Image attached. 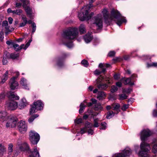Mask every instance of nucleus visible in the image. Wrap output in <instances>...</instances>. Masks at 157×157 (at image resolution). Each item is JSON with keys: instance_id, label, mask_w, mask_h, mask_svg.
<instances>
[{"instance_id": "1", "label": "nucleus", "mask_w": 157, "mask_h": 157, "mask_svg": "<svg viewBox=\"0 0 157 157\" xmlns=\"http://www.w3.org/2000/svg\"><path fill=\"white\" fill-rule=\"evenodd\" d=\"M152 134L151 132L149 129L143 130L140 133V139L142 142L140 144V151L138 153V155L140 157H148V154L151 148L150 144L144 141L147 138L150 136Z\"/></svg>"}, {"instance_id": "2", "label": "nucleus", "mask_w": 157, "mask_h": 157, "mask_svg": "<svg viewBox=\"0 0 157 157\" xmlns=\"http://www.w3.org/2000/svg\"><path fill=\"white\" fill-rule=\"evenodd\" d=\"M78 34L76 28H71L64 31L62 34L63 43L67 47L70 48L73 46L71 40L75 38Z\"/></svg>"}, {"instance_id": "3", "label": "nucleus", "mask_w": 157, "mask_h": 157, "mask_svg": "<svg viewBox=\"0 0 157 157\" xmlns=\"http://www.w3.org/2000/svg\"><path fill=\"white\" fill-rule=\"evenodd\" d=\"M102 13L105 19H109L115 21L117 24L119 26H120L122 23H126L127 22L125 18H120L121 15L117 10H112L111 12V15H109L108 14L107 10L105 9L102 11Z\"/></svg>"}, {"instance_id": "4", "label": "nucleus", "mask_w": 157, "mask_h": 157, "mask_svg": "<svg viewBox=\"0 0 157 157\" xmlns=\"http://www.w3.org/2000/svg\"><path fill=\"white\" fill-rule=\"evenodd\" d=\"M91 6V5H90V6L89 5H87L82 8V14L80 13L78 14V17L80 21H83L85 19L88 20L91 18V15L89 14L88 13L89 9Z\"/></svg>"}, {"instance_id": "5", "label": "nucleus", "mask_w": 157, "mask_h": 157, "mask_svg": "<svg viewBox=\"0 0 157 157\" xmlns=\"http://www.w3.org/2000/svg\"><path fill=\"white\" fill-rule=\"evenodd\" d=\"M92 26L98 30L102 28L103 21L101 15H98L92 19Z\"/></svg>"}, {"instance_id": "6", "label": "nucleus", "mask_w": 157, "mask_h": 157, "mask_svg": "<svg viewBox=\"0 0 157 157\" xmlns=\"http://www.w3.org/2000/svg\"><path fill=\"white\" fill-rule=\"evenodd\" d=\"M17 2L21 1L23 3V6L25 8L28 16L30 19H33V15L32 10L28 6L29 1L28 0H16Z\"/></svg>"}, {"instance_id": "7", "label": "nucleus", "mask_w": 157, "mask_h": 157, "mask_svg": "<svg viewBox=\"0 0 157 157\" xmlns=\"http://www.w3.org/2000/svg\"><path fill=\"white\" fill-rule=\"evenodd\" d=\"M132 151L128 147H126L122 152L116 153L112 157H129L131 154Z\"/></svg>"}, {"instance_id": "8", "label": "nucleus", "mask_w": 157, "mask_h": 157, "mask_svg": "<svg viewBox=\"0 0 157 157\" xmlns=\"http://www.w3.org/2000/svg\"><path fill=\"white\" fill-rule=\"evenodd\" d=\"M24 146H25V148L24 149L22 147H20V149L22 151H23L25 150H29V151L31 154L29 155V157H39L40 155L36 147H35L33 149V151H31L30 150L29 147L28 145L27 144H25L23 145Z\"/></svg>"}, {"instance_id": "9", "label": "nucleus", "mask_w": 157, "mask_h": 157, "mask_svg": "<svg viewBox=\"0 0 157 157\" xmlns=\"http://www.w3.org/2000/svg\"><path fill=\"white\" fill-rule=\"evenodd\" d=\"M29 139L33 144H36L40 140V136L34 131H31L29 133Z\"/></svg>"}, {"instance_id": "10", "label": "nucleus", "mask_w": 157, "mask_h": 157, "mask_svg": "<svg viewBox=\"0 0 157 157\" xmlns=\"http://www.w3.org/2000/svg\"><path fill=\"white\" fill-rule=\"evenodd\" d=\"M17 118L13 116H10L8 117V121L7 122L6 126L8 127H14L17 123Z\"/></svg>"}, {"instance_id": "11", "label": "nucleus", "mask_w": 157, "mask_h": 157, "mask_svg": "<svg viewBox=\"0 0 157 157\" xmlns=\"http://www.w3.org/2000/svg\"><path fill=\"white\" fill-rule=\"evenodd\" d=\"M93 127V124L88 122L86 123L85 127L82 128L80 131V133L82 134H83L87 131L89 134L92 135L93 134L94 131L91 128Z\"/></svg>"}, {"instance_id": "12", "label": "nucleus", "mask_w": 157, "mask_h": 157, "mask_svg": "<svg viewBox=\"0 0 157 157\" xmlns=\"http://www.w3.org/2000/svg\"><path fill=\"white\" fill-rule=\"evenodd\" d=\"M110 65L109 64H102L100 63L99 65V67L100 68V70H96L94 72V74L95 75H99L101 73L104 72L106 69V68L109 67Z\"/></svg>"}, {"instance_id": "13", "label": "nucleus", "mask_w": 157, "mask_h": 157, "mask_svg": "<svg viewBox=\"0 0 157 157\" xmlns=\"http://www.w3.org/2000/svg\"><path fill=\"white\" fill-rule=\"evenodd\" d=\"M32 40L31 39L29 40V41L25 45L22 44L19 46V45L17 44H13V46L16 51H18L21 50L22 49H23L25 50L30 45V43L31 42Z\"/></svg>"}, {"instance_id": "14", "label": "nucleus", "mask_w": 157, "mask_h": 157, "mask_svg": "<svg viewBox=\"0 0 157 157\" xmlns=\"http://www.w3.org/2000/svg\"><path fill=\"white\" fill-rule=\"evenodd\" d=\"M18 127L21 132L24 133L27 130V127L24 121H21L18 123Z\"/></svg>"}, {"instance_id": "15", "label": "nucleus", "mask_w": 157, "mask_h": 157, "mask_svg": "<svg viewBox=\"0 0 157 157\" xmlns=\"http://www.w3.org/2000/svg\"><path fill=\"white\" fill-rule=\"evenodd\" d=\"M6 105L9 109L14 110L17 107V102L13 101H8L6 103Z\"/></svg>"}, {"instance_id": "16", "label": "nucleus", "mask_w": 157, "mask_h": 157, "mask_svg": "<svg viewBox=\"0 0 157 157\" xmlns=\"http://www.w3.org/2000/svg\"><path fill=\"white\" fill-rule=\"evenodd\" d=\"M17 77H14L11 78L10 81V87L12 90H14L18 88V83L15 80Z\"/></svg>"}, {"instance_id": "17", "label": "nucleus", "mask_w": 157, "mask_h": 157, "mask_svg": "<svg viewBox=\"0 0 157 157\" xmlns=\"http://www.w3.org/2000/svg\"><path fill=\"white\" fill-rule=\"evenodd\" d=\"M2 26L5 29V34L8 35L9 32H11V30L9 29V26L8 25V21H4L2 23Z\"/></svg>"}, {"instance_id": "18", "label": "nucleus", "mask_w": 157, "mask_h": 157, "mask_svg": "<svg viewBox=\"0 0 157 157\" xmlns=\"http://www.w3.org/2000/svg\"><path fill=\"white\" fill-rule=\"evenodd\" d=\"M33 105L36 107L37 110H40L43 108V104L40 101L34 102Z\"/></svg>"}, {"instance_id": "19", "label": "nucleus", "mask_w": 157, "mask_h": 157, "mask_svg": "<svg viewBox=\"0 0 157 157\" xmlns=\"http://www.w3.org/2000/svg\"><path fill=\"white\" fill-rule=\"evenodd\" d=\"M20 84L22 86V87L26 90H29V84L27 82V80L24 78H22L21 79Z\"/></svg>"}, {"instance_id": "20", "label": "nucleus", "mask_w": 157, "mask_h": 157, "mask_svg": "<svg viewBox=\"0 0 157 157\" xmlns=\"http://www.w3.org/2000/svg\"><path fill=\"white\" fill-rule=\"evenodd\" d=\"M27 105V103L25 99L23 98L21 99L19 104V106L20 109H22Z\"/></svg>"}, {"instance_id": "21", "label": "nucleus", "mask_w": 157, "mask_h": 157, "mask_svg": "<svg viewBox=\"0 0 157 157\" xmlns=\"http://www.w3.org/2000/svg\"><path fill=\"white\" fill-rule=\"evenodd\" d=\"M156 140H154L153 141L152 151L155 154V155H157V143H156Z\"/></svg>"}, {"instance_id": "22", "label": "nucleus", "mask_w": 157, "mask_h": 157, "mask_svg": "<svg viewBox=\"0 0 157 157\" xmlns=\"http://www.w3.org/2000/svg\"><path fill=\"white\" fill-rule=\"evenodd\" d=\"M21 19L23 22L19 24V27H21L25 26L28 23L27 18L25 15L22 16Z\"/></svg>"}, {"instance_id": "23", "label": "nucleus", "mask_w": 157, "mask_h": 157, "mask_svg": "<svg viewBox=\"0 0 157 157\" xmlns=\"http://www.w3.org/2000/svg\"><path fill=\"white\" fill-rule=\"evenodd\" d=\"M133 76L134 77H136V75H132L130 78H128L126 79H124V83L125 84H129L130 85H133V83L131 81V79L133 78Z\"/></svg>"}, {"instance_id": "24", "label": "nucleus", "mask_w": 157, "mask_h": 157, "mask_svg": "<svg viewBox=\"0 0 157 157\" xmlns=\"http://www.w3.org/2000/svg\"><path fill=\"white\" fill-rule=\"evenodd\" d=\"M8 97L10 101L13 100H17L19 99V97L13 93L10 92L9 94Z\"/></svg>"}, {"instance_id": "25", "label": "nucleus", "mask_w": 157, "mask_h": 157, "mask_svg": "<svg viewBox=\"0 0 157 157\" xmlns=\"http://www.w3.org/2000/svg\"><path fill=\"white\" fill-rule=\"evenodd\" d=\"M84 40L86 43L90 42L92 39V36L91 33H88L84 37Z\"/></svg>"}, {"instance_id": "26", "label": "nucleus", "mask_w": 157, "mask_h": 157, "mask_svg": "<svg viewBox=\"0 0 157 157\" xmlns=\"http://www.w3.org/2000/svg\"><path fill=\"white\" fill-rule=\"evenodd\" d=\"M105 97V93L103 91H99L98 92L97 98L99 100H102L104 99Z\"/></svg>"}, {"instance_id": "27", "label": "nucleus", "mask_w": 157, "mask_h": 157, "mask_svg": "<svg viewBox=\"0 0 157 157\" xmlns=\"http://www.w3.org/2000/svg\"><path fill=\"white\" fill-rule=\"evenodd\" d=\"M120 105L117 103H114L112 104V107L113 109L117 111V113L118 112V110L120 108Z\"/></svg>"}, {"instance_id": "28", "label": "nucleus", "mask_w": 157, "mask_h": 157, "mask_svg": "<svg viewBox=\"0 0 157 157\" xmlns=\"http://www.w3.org/2000/svg\"><path fill=\"white\" fill-rule=\"evenodd\" d=\"M7 114L6 111L0 112V119L5 120L7 117Z\"/></svg>"}, {"instance_id": "29", "label": "nucleus", "mask_w": 157, "mask_h": 157, "mask_svg": "<svg viewBox=\"0 0 157 157\" xmlns=\"http://www.w3.org/2000/svg\"><path fill=\"white\" fill-rule=\"evenodd\" d=\"M97 87L99 89L105 90L107 88L108 86L106 84H101L98 85Z\"/></svg>"}, {"instance_id": "30", "label": "nucleus", "mask_w": 157, "mask_h": 157, "mask_svg": "<svg viewBox=\"0 0 157 157\" xmlns=\"http://www.w3.org/2000/svg\"><path fill=\"white\" fill-rule=\"evenodd\" d=\"M79 31L81 34H83L86 33V29L84 25H81L79 27Z\"/></svg>"}, {"instance_id": "31", "label": "nucleus", "mask_w": 157, "mask_h": 157, "mask_svg": "<svg viewBox=\"0 0 157 157\" xmlns=\"http://www.w3.org/2000/svg\"><path fill=\"white\" fill-rule=\"evenodd\" d=\"M86 106V105L84 103H81L80 105V109H79V113L80 114L82 113L83 111V110L85 109Z\"/></svg>"}, {"instance_id": "32", "label": "nucleus", "mask_w": 157, "mask_h": 157, "mask_svg": "<svg viewBox=\"0 0 157 157\" xmlns=\"http://www.w3.org/2000/svg\"><path fill=\"white\" fill-rule=\"evenodd\" d=\"M94 109L96 110H101L102 109V107L100 103H98L95 105Z\"/></svg>"}, {"instance_id": "33", "label": "nucleus", "mask_w": 157, "mask_h": 157, "mask_svg": "<svg viewBox=\"0 0 157 157\" xmlns=\"http://www.w3.org/2000/svg\"><path fill=\"white\" fill-rule=\"evenodd\" d=\"M13 145L12 144H10L8 145V154L10 155L13 151Z\"/></svg>"}, {"instance_id": "34", "label": "nucleus", "mask_w": 157, "mask_h": 157, "mask_svg": "<svg viewBox=\"0 0 157 157\" xmlns=\"http://www.w3.org/2000/svg\"><path fill=\"white\" fill-rule=\"evenodd\" d=\"M8 71H6L4 75L3 76L2 79V82L3 83L8 78Z\"/></svg>"}, {"instance_id": "35", "label": "nucleus", "mask_w": 157, "mask_h": 157, "mask_svg": "<svg viewBox=\"0 0 157 157\" xmlns=\"http://www.w3.org/2000/svg\"><path fill=\"white\" fill-rule=\"evenodd\" d=\"M114 115V113L112 111H110L107 113V115L106 117L107 119H109L113 117Z\"/></svg>"}, {"instance_id": "36", "label": "nucleus", "mask_w": 157, "mask_h": 157, "mask_svg": "<svg viewBox=\"0 0 157 157\" xmlns=\"http://www.w3.org/2000/svg\"><path fill=\"white\" fill-rule=\"evenodd\" d=\"M104 79V78L101 76H100L96 80V84L97 85L99 84H101V82L102 80Z\"/></svg>"}, {"instance_id": "37", "label": "nucleus", "mask_w": 157, "mask_h": 157, "mask_svg": "<svg viewBox=\"0 0 157 157\" xmlns=\"http://www.w3.org/2000/svg\"><path fill=\"white\" fill-rule=\"evenodd\" d=\"M119 99L120 100H123L127 98V96L124 94H120L119 95Z\"/></svg>"}, {"instance_id": "38", "label": "nucleus", "mask_w": 157, "mask_h": 157, "mask_svg": "<svg viewBox=\"0 0 157 157\" xmlns=\"http://www.w3.org/2000/svg\"><path fill=\"white\" fill-rule=\"evenodd\" d=\"M38 117V115L37 114H36L34 116H33L31 117L30 118H29L28 119V121L29 123H31L32 122L34 119L36 117Z\"/></svg>"}, {"instance_id": "39", "label": "nucleus", "mask_w": 157, "mask_h": 157, "mask_svg": "<svg viewBox=\"0 0 157 157\" xmlns=\"http://www.w3.org/2000/svg\"><path fill=\"white\" fill-rule=\"evenodd\" d=\"M36 107L33 105L31 106L30 110V114H32L36 112Z\"/></svg>"}, {"instance_id": "40", "label": "nucleus", "mask_w": 157, "mask_h": 157, "mask_svg": "<svg viewBox=\"0 0 157 157\" xmlns=\"http://www.w3.org/2000/svg\"><path fill=\"white\" fill-rule=\"evenodd\" d=\"M18 54L11 53L10 55V57L12 59H15L18 57Z\"/></svg>"}, {"instance_id": "41", "label": "nucleus", "mask_w": 157, "mask_h": 157, "mask_svg": "<svg viewBox=\"0 0 157 157\" xmlns=\"http://www.w3.org/2000/svg\"><path fill=\"white\" fill-rule=\"evenodd\" d=\"M99 126V123H98V119H95L94 120V124L93 126L94 127H98Z\"/></svg>"}, {"instance_id": "42", "label": "nucleus", "mask_w": 157, "mask_h": 157, "mask_svg": "<svg viewBox=\"0 0 157 157\" xmlns=\"http://www.w3.org/2000/svg\"><path fill=\"white\" fill-rule=\"evenodd\" d=\"M147 67H157V62H153L151 64H147Z\"/></svg>"}, {"instance_id": "43", "label": "nucleus", "mask_w": 157, "mask_h": 157, "mask_svg": "<svg viewBox=\"0 0 157 157\" xmlns=\"http://www.w3.org/2000/svg\"><path fill=\"white\" fill-rule=\"evenodd\" d=\"M117 88L116 86H112L111 89V92L114 93L115 92L117 91Z\"/></svg>"}, {"instance_id": "44", "label": "nucleus", "mask_w": 157, "mask_h": 157, "mask_svg": "<svg viewBox=\"0 0 157 157\" xmlns=\"http://www.w3.org/2000/svg\"><path fill=\"white\" fill-rule=\"evenodd\" d=\"M82 64L85 67H87L88 65V62L85 60H83L82 61Z\"/></svg>"}, {"instance_id": "45", "label": "nucleus", "mask_w": 157, "mask_h": 157, "mask_svg": "<svg viewBox=\"0 0 157 157\" xmlns=\"http://www.w3.org/2000/svg\"><path fill=\"white\" fill-rule=\"evenodd\" d=\"M106 124L105 122H102L101 124L100 129H105L106 128Z\"/></svg>"}, {"instance_id": "46", "label": "nucleus", "mask_w": 157, "mask_h": 157, "mask_svg": "<svg viewBox=\"0 0 157 157\" xmlns=\"http://www.w3.org/2000/svg\"><path fill=\"white\" fill-rule=\"evenodd\" d=\"M22 12V11L21 10L18 9L16 10V15H20L21 14Z\"/></svg>"}, {"instance_id": "47", "label": "nucleus", "mask_w": 157, "mask_h": 157, "mask_svg": "<svg viewBox=\"0 0 157 157\" xmlns=\"http://www.w3.org/2000/svg\"><path fill=\"white\" fill-rule=\"evenodd\" d=\"M57 65L59 67H61L63 64L62 58H60L57 63Z\"/></svg>"}, {"instance_id": "48", "label": "nucleus", "mask_w": 157, "mask_h": 157, "mask_svg": "<svg viewBox=\"0 0 157 157\" xmlns=\"http://www.w3.org/2000/svg\"><path fill=\"white\" fill-rule=\"evenodd\" d=\"M0 150H1V152L3 153L6 152V147H5V146L3 145H2V146H1L0 147Z\"/></svg>"}, {"instance_id": "49", "label": "nucleus", "mask_w": 157, "mask_h": 157, "mask_svg": "<svg viewBox=\"0 0 157 157\" xmlns=\"http://www.w3.org/2000/svg\"><path fill=\"white\" fill-rule=\"evenodd\" d=\"M82 122V120L81 118H79L77 120H75V122L76 124H79L81 123Z\"/></svg>"}, {"instance_id": "50", "label": "nucleus", "mask_w": 157, "mask_h": 157, "mask_svg": "<svg viewBox=\"0 0 157 157\" xmlns=\"http://www.w3.org/2000/svg\"><path fill=\"white\" fill-rule=\"evenodd\" d=\"M33 30L32 33H34L36 31V24L35 23H33V25H32Z\"/></svg>"}, {"instance_id": "51", "label": "nucleus", "mask_w": 157, "mask_h": 157, "mask_svg": "<svg viewBox=\"0 0 157 157\" xmlns=\"http://www.w3.org/2000/svg\"><path fill=\"white\" fill-rule=\"evenodd\" d=\"M4 33L3 31H1L0 33V39L2 41L4 38Z\"/></svg>"}, {"instance_id": "52", "label": "nucleus", "mask_w": 157, "mask_h": 157, "mask_svg": "<svg viewBox=\"0 0 157 157\" xmlns=\"http://www.w3.org/2000/svg\"><path fill=\"white\" fill-rule=\"evenodd\" d=\"M128 105H124L121 108V109L123 111H125L128 108Z\"/></svg>"}, {"instance_id": "53", "label": "nucleus", "mask_w": 157, "mask_h": 157, "mask_svg": "<svg viewBox=\"0 0 157 157\" xmlns=\"http://www.w3.org/2000/svg\"><path fill=\"white\" fill-rule=\"evenodd\" d=\"M3 64L5 65L7 64V61L6 57H4L2 60Z\"/></svg>"}, {"instance_id": "54", "label": "nucleus", "mask_w": 157, "mask_h": 157, "mask_svg": "<svg viewBox=\"0 0 157 157\" xmlns=\"http://www.w3.org/2000/svg\"><path fill=\"white\" fill-rule=\"evenodd\" d=\"M5 98V94L3 93L0 94V102Z\"/></svg>"}, {"instance_id": "55", "label": "nucleus", "mask_w": 157, "mask_h": 157, "mask_svg": "<svg viewBox=\"0 0 157 157\" xmlns=\"http://www.w3.org/2000/svg\"><path fill=\"white\" fill-rule=\"evenodd\" d=\"M115 54V52L114 51H111L109 52L108 56H114Z\"/></svg>"}, {"instance_id": "56", "label": "nucleus", "mask_w": 157, "mask_h": 157, "mask_svg": "<svg viewBox=\"0 0 157 157\" xmlns=\"http://www.w3.org/2000/svg\"><path fill=\"white\" fill-rule=\"evenodd\" d=\"M156 107H157V103L156 104ZM153 116L154 117H157V110H154L153 112Z\"/></svg>"}, {"instance_id": "57", "label": "nucleus", "mask_w": 157, "mask_h": 157, "mask_svg": "<svg viewBox=\"0 0 157 157\" xmlns=\"http://www.w3.org/2000/svg\"><path fill=\"white\" fill-rule=\"evenodd\" d=\"M114 78L115 79L117 80L120 78V75L119 74H116L114 75Z\"/></svg>"}, {"instance_id": "58", "label": "nucleus", "mask_w": 157, "mask_h": 157, "mask_svg": "<svg viewBox=\"0 0 157 157\" xmlns=\"http://www.w3.org/2000/svg\"><path fill=\"white\" fill-rule=\"evenodd\" d=\"M8 20L9 23L10 24H11L12 23V22L13 21V19L11 17H9V18L8 19Z\"/></svg>"}, {"instance_id": "59", "label": "nucleus", "mask_w": 157, "mask_h": 157, "mask_svg": "<svg viewBox=\"0 0 157 157\" xmlns=\"http://www.w3.org/2000/svg\"><path fill=\"white\" fill-rule=\"evenodd\" d=\"M91 101L93 104H95L96 105V104L97 103V100L94 98H92L91 99Z\"/></svg>"}, {"instance_id": "60", "label": "nucleus", "mask_w": 157, "mask_h": 157, "mask_svg": "<svg viewBox=\"0 0 157 157\" xmlns=\"http://www.w3.org/2000/svg\"><path fill=\"white\" fill-rule=\"evenodd\" d=\"M21 5V4L20 2H16V7L18 8H19L20 7Z\"/></svg>"}, {"instance_id": "61", "label": "nucleus", "mask_w": 157, "mask_h": 157, "mask_svg": "<svg viewBox=\"0 0 157 157\" xmlns=\"http://www.w3.org/2000/svg\"><path fill=\"white\" fill-rule=\"evenodd\" d=\"M116 85L119 87H121L122 86V83L121 82H116Z\"/></svg>"}, {"instance_id": "62", "label": "nucleus", "mask_w": 157, "mask_h": 157, "mask_svg": "<svg viewBox=\"0 0 157 157\" xmlns=\"http://www.w3.org/2000/svg\"><path fill=\"white\" fill-rule=\"evenodd\" d=\"M106 81H108L109 83H110L111 82L110 81V78L109 77H106L105 78Z\"/></svg>"}, {"instance_id": "63", "label": "nucleus", "mask_w": 157, "mask_h": 157, "mask_svg": "<svg viewBox=\"0 0 157 157\" xmlns=\"http://www.w3.org/2000/svg\"><path fill=\"white\" fill-rule=\"evenodd\" d=\"M6 44L8 45H10V44L13 45V43L11 41H7L6 42Z\"/></svg>"}, {"instance_id": "64", "label": "nucleus", "mask_w": 157, "mask_h": 157, "mask_svg": "<svg viewBox=\"0 0 157 157\" xmlns=\"http://www.w3.org/2000/svg\"><path fill=\"white\" fill-rule=\"evenodd\" d=\"M33 23H34L31 20H29L28 21L27 23L30 24H31L32 25H33Z\"/></svg>"}]
</instances>
